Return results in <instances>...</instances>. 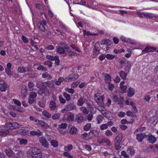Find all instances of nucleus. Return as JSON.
<instances>
[{
	"label": "nucleus",
	"mask_w": 158,
	"mask_h": 158,
	"mask_svg": "<svg viewBox=\"0 0 158 158\" xmlns=\"http://www.w3.org/2000/svg\"><path fill=\"white\" fill-rule=\"evenodd\" d=\"M28 158H41L42 153L40 149L35 147H31L26 152Z\"/></svg>",
	"instance_id": "f257e3e1"
},
{
	"label": "nucleus",
	"mask_w": 158,
	"mask_h": 158,
	"mask_svg": "<svg viewBox=\"0 0 158 158\" xmlns=\"http://www.w3.org/2000/svg\"><path fill=\"white\" fill-rule=\"evenodd\" d=\"M60 46L56 49L57 52L60 54H64L65 52H70V49L68 46L64 43H61Z\"/></svg>",
	"instance_id": "f03ea898"
},
{
	"label": "nucleus",
	"mask_w": 158,
	"mask_h": 158,
	"mask_svg": "<svg viewBox=\"0 0 158 158\" xmlns=\"http://www.w3.org/2000/svg\"><path fill=\"white\" fill-rule=\"evenodd\" d=\"M94 99L99 106H103L104 104L103 99L104 98V96L101 95L100 94L96 93L94 94Z\"/></svg>",
	"instance_id": "7ed1b4c3"
},
{
	"label": "nucleus",
	"mask_w": 158,
	"mask_h": 158,
	"mask_svg": "<svg viewBox=\"0 0 158 158\" xmlns=\"http://www.w3.org/2000/svg\"><path fill=\"white\" fill-rule=\"evenodd\" d=\"M78 75L76 73H73L65 78V81L70 82L75 81L79 77Z\"/></svg>",
	"instance_id": "20e7f679"
},
{
	"label": "nucleus",
	"mask_w": 158,
	"mask_h": 158,
	"mask_svg": "<svg viewBox=\"0 0 158 158\" xmlns=\"http://www.w3.org/2000/svg\"><path fill=\"white\" fill-rule=\"evenodd\" d=\"M47 24L46 21L44 20H43L38 23V26L40 30L44 32L45 31V26H46Z\"/></svg>",
	"instance_id": "39448f33"
},
{
	"label": "nucleus",
	"mask_w": 158,
	"mask_h": 158,
	"mask_svg": "<svg viewBox=\"0 0 158 158\" xmlns=\"http://www.w3.org/2000/svg\"><path fill=\"white\" fill-rule=\"evenodd\" d=\"M31 68L30 67L20 66L18 69V71L20 73H23L27 72H31Z\"/></svg>",
	"instance_id": "423d86ee"
},
{
	"label": "nucleus",
	"mask_w": 158,
	"mask_h": 158,
	"mask_svg": "<svg viewBox=\"0 0 158 158\" xmlns=\"http://www.w3.org/2000/svg\"><path fill=\"white\" fill-rule=\"evenodd\" d=\"M156 49L152 46H147L143 51V54H145L147 52H152L156 50Z\"/></svg>",
	"instance_id": "0eeeda50"
},
{
	"label": "nucleus",
	"mask_w": 158,
	"mask_h": 158,
	"mask_svg": "<svg viewBox=\"0 0 158 158\" xmlns=\"http://www.w3.org/2000/svg\"><path fill=\"white\" fill-rule=\"evenodd\" d=\"M147 141L150 143L153 144L156 141V138L152 135H147Z\"/></svg>",
	"instance_id": "6e6552de"
},
{
	"label": "nucleus",
	"mask_w": 158,
	"mask_h": 158,
	"mask_svg": "<svg viewBox=\"0 0 158 158\" xmlns=\"http://www.w3.org/2000/svg\"><path fill=\"white\" fill-rule=\"evenodd\" d=\"M147 137V135L144 133H143L137 134L136 135V138L139 142H141L142 141L143 138Z\"/></svg>",
	"instance_id": "1a4fd4ad"
},
{
	"label": "nucleus",
	"mask_w": 158,
	"mask_h": 158,
	"mask_svg": "<svg viewBox=\"0 0 158 158\" xmlns=\"http://www.w3.org/2000/svg\"><path fill=\"white\" fill-rule=\"evenodd\" d=\"M97 44H95L93 50V58L96 57L99 53V50L98 47H97Z\"/></svg>",
	"instance_id": "9d476101"
},
{
	"label": "nucleus",
	"mask_w": 158,
	"mask_h": 158,
	"mask_svg": "<svg viewBox=\"0 0 158 158\" xmlns=\"http://www.w3.org/2000/svg\"><path fill=\"white\" fill-rule=\"evenodd\" d=\"M66 107L69 111L76 110L77 109L76 106L73 102L70 103L67 105Z\"/></svg>",
	"instance_id": "9b49d317"
},
{
	"label": "nucleus",
	"mask_w": 158,
	"mask_h": 158,
	"mask_svg": "<svg viewBox=\"0 0 158 158\" xmlns=\"http://www.w3.org/2000/svg\"><path fill=\"white\" fill-rule=\"evenodd\" d=\"M49 107L50 109L52 110H54L56 109L57 106L55 100L51 101L50 102Z\"/></svg>",
	"instance_id": "f8f14e48"
},
{
	"label": "nucleus",
	"mask_w": 158,
	"mask_h": 158,
	"mask_svg": "<svg viewBox=\"0 0 158 158\" xmlns=\"http://www.w3.org/2000/svg\"><path fill=\"white\" fill-rule=\"evenodd\" d=\"M39 141L44 147L46 148H48V142L46 140L45 138L43 137L40 138Z\"/></svg>",
	"instance_id": "ddd939ff"
},
{
	"label": "nucleus",
	"mask_w": 158,
	"mask_h": 158,
	"mask_svg": "<svg viewBox=\"0 0 158 158\" xmlns=\"http://www.w3.org/2000/svg\"><path fill=\"white\" fill-rule=\"evenodd\" d=\"M36 123L40 125L42 127L44 128H47L48 127V124L44 121L41 120H36Z\"/></svg>",
	"instance_id": "4468645a"
},
{
	"label": "nucleus",
	"mask_w": 158,
	"mask_h": 158,
	"mask_svg": "<svg viewBox=\"0 0 158 158\" xmlns=\"http://www.w3.org/2000/svg\"><path fill=\"white\" fill-rule=\"evenodd\" d=\"M6 155L9 157L13 156L14 154V152L9 148H6L4 150Z\"/></svg>",
	"instance_id": "2eb2a0df"
},
{
	"label": "nucleus",
	"mask_w": 158,
	"mask_h": 158,
	"mask_svg": "<svg viewBox=\"0 0 158 158\" xmlns=\"http://www.w3.org/2000/svg\"><path fill=\"white\" fill-rule=\"evenodd\" d=\"M86 99L83 96H81L77 102V105L79 106H82L85 103Z\"/></svg>",
	"instance_id": "dca6fc26"
},
{
	"label": "nucleus",
	"mask_w": 158,
	"mask_h": 158,
	"mask_svg": "<svg viewBox=\"0 0 158 158\" xmlns=\"http://www.w3.org/2000/svg\"><path fill=\"white\" fill-rule=\"evenodd\" d=\"M123 138V135L122 133L118 134L115 137L114 143H121Z\"/></svg>",
	"instance_id": "f3484780"
},
{
	"label": "nucleus",
	"mask_w": 158,
	"mask_h": 158,
	"mask_svg": "<svg viewBox=\"0 0 158 158\" xmlns=\"http://www.w3.org/2000/svg\"><path fill=\"white\" fill-rule=\"evenodd\" d=\"M30 134L32 135H37L38 136H41L42 135V132L39 130L37 129L36 131H32L30 132Z\"/></svg>",
	"instance_id": "a211bd4d"
},
{
	"label": "nucleus",
	"mask_w": 158,
	"mask_h": 158,
	"mask_svg": "<svg viewBox=\"0 0 158 158\" xmlns=\"http://www.w3.org/2000/svg\"><path fill=\"white\" fill-rule=\"evenodd\" d=\"M120 38L122 41L123 42H124L126 43H130L132 44H134L133 40L131 39H127L123 36H122Z\"/></svg>",
	"instance_id": "6ab92c4d"
},
{
	"label": "nucleus",
	"mask_w": 158,
	"mask_h": 158,
	"mask_svg": "<svg viewBox=\"0 0 158 158\" xmlns=\"http://www.w3.org/2000/svg\"><path fill=\"white\" fill-rule=\"evenodd\" d=\"M18 140L19 142V144L21 145H26L28 142L27 140L23 138H18Z\"/></svg>",
	"instance_id": "aec40b11"
},
{
	"label": "nucleus",
	"mask_w": 158,
	"mask_h": 158,
	"mask_svg": "<svg viewBox=\"0 0 158 158\" xmlns=\"http://www.w3.org/2000/svg\"><path fill=\"white\" fill-rule=\"evenodd\" d=\"M64 81H65V78L60 77L58 79V80H54V82L56 85L59 86L61 85V82Z\"/></svg>",
	"instance_id": "412c9836"
},
{
	"label": "nucleus",
	"mask_w": 158,
	"mask_h": 158,
	"mask_svg": "<svg viewBox=\"0 0 158 158\" xmlns=\"http://www.w3.org/2000/svg\"><path fill=\"white\" fill-rule=\"evenodd\" d=\"M54 82V80H52L51 81H48L45 82L46 85L47 86L50 88H54V85L53 83Z\"/></svg>",
	"instance_id": "4be33fe9"
},
{
	"label": "nucleus",
	"mask_w": 158,
	"mask_h": 158,
	"mask_svg": "<svg viewBox=\"0 0 158 158\" xmlns=\"http://www.w3.org/2000/svg\"><path fill=\"white\" fill-rule=\"evenodd\" d=\"M101 112L103 115H105V117L108 118L110 120H111V119H110V117L107 116V114H109L110 113V112L107 110H106L104 107H103V110H101Z\"/></svg>",
	"instance_id": "5701e85b"
},
{
	"label": "nucleus",
	"mask_w": 158,
	"mask_h": 158,
	"mask_svg": "<svg viewBox=\"0 0 158 158\" xmlns=\"http://www.w3.org/2000/svg\"><path fill=\"white\" fill-rule=\"evenodd\" d=\"M112 43V42L110 40L106 39L102 40L101 43V45H110Z\"/></svg>",
	"instance_id": "b1692460"
},
{
	"label": "nucleus",
	"mask_w": 158,
	"mask_h": 158,
	"mask_svg": "<svg viewBox=\"0 0 158 158\" xmlns=\"http://www.w3.org/2000/svg\"><path fill=\"white\" fill-rule=\"evenodd\" d=\"M135 90L133 88L131 87L129 88L128 92H127L128 96L129 97H131L133 96L135 94Z\"/></svg>",
	"instance_id": "393cba45"
},
{
	"label": "nucleus",
	"mask_w": 158,
	"mask_h": 158,
	"mask_svg": "<svg viewBox=\"0 0 158 158\" xmlns=\"http://www.w3.org/2000/svg\"><path fill=\"white\" fill-rule=\"evenodd\" d=\"M9 133V131L7 130L4 129L0 131V136H5Z\"/></svg>",
	"instance_id": "a878e982"
},
{
	"label": "nucleus",
	"mask_w": 158,
	"mask_h": 158,
	"mask_svg": "<svg viewBox=\"0 0 158 158\" xmlns=\"http://www.w3.org/2000/svg\"><path fill=\"white\" fill-rule=\"evenodd\" d=\"M42 77L44 78H46L48 80H51L52 77L50 74H48L47 72L43 73L42 74Z\"/></svg>",
	"instance_id": "bb28decb"
},
{
	"label": "nucleus",
	"mask_w": 158,
	"mask_h": 158,
	"mask_svg": "<svg viewBox=\"0 0 158 158\" xmlns=\"http://www.w3.org/2000/svg\"><path fill=\"white\" fill-rule=\"evenodd\" d=\"M119 75L120 77L123 79L125 80L126 79L127 74L124 71H121L119 73Z\"/></svg>",
	"instance_id": "cd10ccee"
},
{
	"label": "nucleus",
	"mask_w": 158,
	"mask_h": 158,
	"mask_svg": "<svg viewBox=\"0 0 158 158\" xmlns=\"http://www.w3.org/2000/svg\"><path fill=\"white\" fill-rule=\"evenodd\" d=\"M127 152L128 153H130L131 156L134 155L135 153V151L133 148L131 147H129L128 148Z\"/></svg>",
	"instance_id": "c85d7f7f"
},
{
	"label": "nucleus",
	"mask_w": 158,
	"mask_h": 158,
	"mask_svg": "<svg viewBox=\"0 0 158 158\" xmlns=\"http://www.w3.org/2000/svg\"><path fill=\"white\" fill-rule=\"evenodd\" d=\"M29 88V90L30 91H32L34 90H36V89H34L33 87L34 86V84L31 82H29L28 83V85Z\"/></svg>",
	"instance_id": "c756f323"
},
{
	"label": "nucleus",
	"mask_w": 158,
	"mask_h": 158,
	"mask_svg": "<svg viewBox=\"0 0 158 158\" xmlns=\"http://www.w3.org/2000/svg\"><path fill=\"white\" fill-rule=\"evenodd\" d=\"M7 87V85L5 82L3 85H1L0 86V89L2 91H5L6 90V88Z\"/></svg>",
	"instance_id": "7c9ffc66"
},
{
	"label": "nucleus",
	"mask_w": 158,
	"mask_h": 158,
	"mask_svg": "<svg viewBox=\"0 0 158 158\" xmlns=\"http://www.w3.org/2000/svg\"><path fill=\"white\" fill-rule=\"evenodd\" d=\"M142 14L145 17L149 19H152L153 17V14L152 13H143Z\"/></svg>",
	"instance_id": "2f4dec72"
},
{
	"label": "nucleus",
	"mask_w": 158,
	"mask_h": 158,
	"mask_svg": "<svg viewBox=\"0 0 158 158\" xmlns=\"http://www.w3.org/2000/svg\"><path fill=\"white\" fill-rule=\"evenodd\" d=\"M121 158H129V156L125 151H123L121 152Z\"/></svg>",
	"instance_id": "473e14b6"
},
{
	"label": "nucleus",
	"mask_w": 158,
	"mask_h": 158,
	"mask_svg": "<svg viewBox=\"0 0 158 158\" xmlns=\"http://www.w3.org/2000/svg\"><path fill=\"white\" fill-rule=\"evenodd\" d=\"M126 114L128 116H130L132 117L135 118L137 116L134 113L131 112L130 111H128L126 112Z\"/></svg>",
	"instance_id": "72a5a7b5"
},
{
	"label": "nucleus",
	"mask_w": 158,
	"mask_h": 158,
	"mask_svg": "<svg viewBox=\"0 0 158 158\" xmlns=\"http://www.w3.org/2000/svg\"><path fill=\"white\" fill-rule=\"evenodd\" d=\"M63 95L67 101H69L71 100V97L70 95L68 94L66 92H64L63 93Z\"/></svg>",
	"instance_id": "f704fd0d"
},
{
	"label": "nucleus",
	"mask_w": 158,
	"mask_h": 158,
	"mask_svg": "<svg viewBox=\"0 0 158 158\" xmlns=\"http://www.w3.org/2000/svg\"><path fill=\"white\" fill-rule=\"evenodd\" d=\"M80 110L82 111L84 114H88L89 113V111L87 110L86 108L84 107H81L80 108Z\"/></svg>",
	"instance_id": "c9c22d12"
},
{
	"label": "nucleus",
	"mask_w": 158,
	"mask_h": 158,
	"mask_svg": "<svg viewBox=\"0 0 158 158\" xmlns=\"http://www.w3.org/2000/svg\"><path fill=\"white\" fill-rule=\"evenodd\" d=\"M77 131L76 128L72 127L70 130V133L71 135H74L76 134Z\"/></svg>",
	"instance_id": "e433bc0d"
},
{
	"label": "nucleus",
	"mask_w": 158,
	"mask_h": 158,
	"mask_svg": "<svg viewBox=\"0 0 158 158\" xmlns=\"http://www.w3.org/2000/svg\"><path fill=\"white\" fill-rule=\"evenodd\" d=\"M83 117L82 116H78L76 118L77 122L78 123H81L83 121Z\"/></svg>",
	"instance_id": "4c0bfd02"
},
{
	"label": "nucleus",
	"mask_w": 158,
	"mask_h": 158,
	"mask_svg": "<svg viewBox=\"0 0 158 158\" xmlns=\"http://www.w3.org/2000/svg\"><path fill=\"white\" fill-rule=\"evenodd\" d=\"M42 113L43 115L46 118H50L51 117V115L46 111H44Z\"/></svg>",
	"instance_id": "58836bf2"
},
{
	"label": "nucleus",
	"mask_w": 158,
	"mask_h": 158,
	"mask_svg": "<svg viewBox=\"0 0 158 158\" xmlns=\"http://www.w3.org/2000/svg\"><path fill=\"white\" fill-rule=\"evenodd\" d=\"M89 133L90 135H92L95 136H97L99 135L98 132L96 130L90 131Z\"/></svg>",
	"instance_id": "ea45409f"
},
{
	"label": "nucleus",
	"mask_w": 158,
	"mask_h": 158,
	"mask_svg": "<svg viewBox=\"0 0 158 158\" xmlns=\"http://www.w3.org/2000/svg\"><path fill=\"white\" fill-rule=\"evenodd\" d=\"M28 102L29 104H32L36 102L35 99L31 98L29 96L28 98Z\"/></svg>",
	"instance_id": "a19ab883"
},
{
	"label": "nucleus",
	"mask_w": 158,
	"mask_h": 158,
	"mask_svg": "<svg viewBox=\"0 0 158 158\" xmlns=\"http://www.w3.org/2000/svg\"><path fill=\"white\" fill-rule=\"evenodd\" d=\"M114 145L115 146V149L117 150L120 149L121 146L120 145V143H114Z\"/></svg>",
	"instance_id": "79ce46f5"
},
{
	"label": "nucleus",
	"mask_w": 158,
	"mask_h": 158,
	"mask_svg": "<svg viewBox=\"0 0 158 158\" xmlns=\"http://www.w3.org/2000/svg\"><path fill=\"white\" fill-rule=\"evenodd\" d=\"M60 114L59 113L55 114L52 117L53 120L58 119L60 117Z\"/></svg>",
	"instance_id": "37998d69"
},
{
	"label": "nucleus",
	"mask_w": 158,
	"mask_h": 158,
	"mask_svg": "<svg viewBox=\"0 0 158 158\" xmlns=\"http://www.w3.org/2000/svg\"><path fill=\"white\" fill-rule=\"evenodd\" d=\"M91 124L90 123H88L84 127L83 129L85 131H88L91 127Z\"/></svg>",
	"instance_id": "c03bdc74"
},
{
	"label": "nucleus",
	"mask_w": 158,
	"mask_h": 158,
	"mask_svg": "<svg viewBox=\"0 0 158 158\" xmlns=\"http://www.w3.org/2000/svg\"><path fill=\"white\" fill-rule=\"evenodd\" d=\"M105 80L106 83H110L111 81V77L108 74H106V76L105 78Z\"/></svg>",
	"instance_id": "a18cd8bd"
},
{
	"label": "nucleus",
	"mask_w": 158,
	"mask_h": 158,
	"mask_svg": "<svg viewBox=\"0 0 158 158\" xmlns=\"http://www.w3.org/2000/svg\"><path fill=\"white\" fill-rule=\"evenodd\" d=\"M37 96V93L34 92H31L30 93L29 97L35 99V98H36Z\"/></svg>",
	"instance_id": "49530a36"
},
{
	"label": "nucleus",
	"mask_w": 158,
	"mask_h": 158,
	"mask_svg": "<svg viewBox=\"0 0 158 158\" xmlns=\"http://www.w3.org/2000/svg\"><path fill=\"white\" fill-rule=\"evenodd\" d=\"M65 90L66 91L72 94H74L75 92V90L72 88H65Z\"/></svg>",
	"instance_id": "de8ad7c7"
},
{
	"label": "nucleus",
	"mask_w": 158,
	"mask_h": 158,
	"mask_svg": "<svg viewBox=\"0 0 158 158\" xmlns=\"http://www.w3.org/2000/svg\"><path fill=\"white\" fill-rule=\"evenodd\" d=\"M54 60L55 61V64L57 66L59 65L60 61L59 58V56H55V59Z\"/></svg>",
	"instance_id": "09e8293b"
},
{
	"label": "nucleus",
	"mask_w": 158,
	"mask_h": 158,
	"mask_svg": "<svg viewBox=\"0 0 158 158\" xmlns=\"http://www.w3.org/2000/svg\"><path fill=\"white\" fill-rule=\"evenodd\" d=\"M52 63L51 61L49 60L45 61L44 63V65H48L49 68L52 67Z\"/></svg>",
	"instance_id": "8fccbe9b"
},
{
	"label": "nucleus",
	"mask_w": 158,
	"mask_h": 158,
	"mask_svg": "<svg viewBox=\"0 0 158 158\" xmlns=\"http://www.w3.org/2000/svg\"><path fill=\"white\" fill-rule=\"evenodd\" d=\"M67 124L66 123H63L58 126V128L65 129L67 127Z\"/></svg>",
	"instance_id": "3c124183"
},
{
	"label": "nucleus",
	"mask_w": 158,
	"mask_h": 158,
	"mask_svg": "<svg viewBox=\"0 0 158 158\" xmlns=\"http://www.w3.org/2000/svg\"><path fill=\"white\" fill-rule=\"evenodd\" d=\"M19 124L15 122L12 123V129H13L15 128H17L19 127Z\"/></svg>",
	"instance_id": "603ef678"
},
{
	"label": "nucleus",
	"mask_w": 158,
	"mask_h": 158,
	"mask_svg": "<svg viewBox=\"0 0 158 158\" xmlns=\"http://www.w3.org/2000/svg\"><path fill=\"white\" fill-rule=\"evenodd\" d=\"M73 148V146L72 145H69L65 146L64 148V150L66 151H70Z\"/></svg>",
	"instance_id": "864d4df0"
},
{
	"label": "nucleus",
	"mask_w": 158,
	"mask_h": 158,
	"mask_svg": "<svg viewBox=\"0 0 158 158\" xmlns=\"http://www.w3.org/2000/svg\"><path fill=\"white\" fill-rule=\"evenodd\" d=\"M35 7L39 10H42L44 9L43 6L40 4H36L35 5Z\"/></svg>",
	"instance_id": "5fc2aeb1"
},
{
	"label": "nucleus",
	"mask_w": 158,
	"mask_h": 158,
	"mask_svg": "<svg viewBox=\"0 0 158 158\" xmlns=\"http://www.w3.org/2000/svg\"><path fill=\"white\" fill-rule=\"evenodd\" d=\"M37 69L38 70H41L44 71H46L47 70V69L43 65H40L37 68Z\"/></svg>",
	"instance_id": "6e6d98bb"
},
{
	"label": "nucleus",
	"mask_w": 158,
	"mask_h": 158,
	"mask_svg": "<svg viewBox=\"0 0 158 158\" xmlns=\"http://www.w3.org/2000/svg\"><path fill=\"white\" fill-rule=\"evenodd\" d=\"M107 124H102L100 126V128L101 130H105L108 128Z\"/></svg>",
	"instance_id": "4d7b16f0"
},
{
	"label": "nucleus",
	"mask_w": 158,
	"mask_h": 158,
	"mask_svg": "<svg viewBox=\"0 0 158 158\" xmlns=\"http://www.w3.org/2000/svg\"><path fill=\"white\" fill-rule=\"evenodd\" d=\"M59 100L60 103L62 104H64L66 102V100L63 98L60 95L59 96Z\"/></svg>",
	"instance_id": "13d9d810"
},
{
	"label": "nucleus",
	"mask_w": 158,
	"mask_h": 158,
	"mask_svg": "<svg viewBox=\"0 0 158 158\" xmlns=\"http://www.w3.org/2000/svg\"><path fill=\"white\" fill-rule=\"evenodd\" d=\"M103 118V116L101 115H99L97 117V123L98 124H100L102 121V118Z\"/></svg>",
	"instance_id": "bf43d9fd"
},
{
	"label": "nucleus",
	"mask_w": 158,
	"mask_h": 158,
	"mask_svg": "<svg viewBox=\"0 0 158 158\" xmlns=\"http://www.w3.org/2000/svg\"><path fill=\"white\" fill-rule=\"evenodd\" d=\"M70 47L74 50H75V51H77L78 52H80L81 51L79 50L78 48L77 47L75 46L73 44H71L70 45Z\"/></svg>",
	"instance_id": "052dcab7"
},
{
	"label": "nucleus",
	"mask_w": 158,
	"mask_h": 158,
	"mask_svg": "<svg viewBox=\"0 0 158 158\" xmlns=\"http://www.w3.org/2000/svg\"><path fill=\"white\" fill-rule=\"evenodd\" d=\"M63 155L69 158H73V157L68 152H65L63 153Z\"/></svg>",
	"instance_id": "680f3d73"
},
{
	"label": "nucleus",
	"mask_w": 158,
	"mask_h": 158,
	"mask_svg": "<svg viewBox=\"0 0 158 158\" xmlns=\"http://www.w3.org/2000/svg\"><path fill=\"white\" fill-rule=\"evenodd\" d=\"M51 143L54 147H56L58 146L57 142L55 140H52L51 142Z\"/></svg>",
	"instance_id": "e2e57ef3"
},
{
	"label": "nucleus",
	"mask_w": 158,
	"mask_h": 158,
	"mask_svg": "<svg viewBox=\"0 0 158 158\" xmlns=\"http://www.w3.org/2000/svg\"><path fill=\"white\" fill-rule=\"evenodd\" d=\"M105 134L107 136H112L113 135V133L110 130H107L106 131Z\"/></svg>",
	"instance_id": "0e129e2a"
},
{
	"label": "nucleus",
	"mask_w": 158,
	"mask_h": 158,
	"mask_svg": "<svg viewBox=\"0 0 158 158\" xmlns=\"http://www.w3.org/2000/svg\"><path fill=\"white\" fill-rule=\"evenodd\" d=\"M106 56V58L108 60H111L113 59L114 57V56L110 54H107Z\"/></svg>",
	"instance_id": "69168bd1"
},
{
	"label": "nucleus",
	"mask_w": 158,
	"mask_h": 158,
	"mask_svg": "<svg viewBox=\"0 0 158 158\" xmlns=\"http://www.w3.org/2000/svg\"><path fill=\"white\" fill-rule=\"evenodd\" d=\"M22 39L24 43H27L28 42L27 38L24 35L22 36Z\"/></svg>",
	"instance_id": "338daca9"
},
{
	"label": "nucleus",
	"mask_w": 158,
	"mask_h": 158,
	"mask_svg": "<svg viewBox=\"0 0 158 158\" xmlns=\"http://www.w3.org/2000/svg\"><path fill=\"white\" fill-rule=\"evenodd\" d=\"M85 148L89 151H90L92 150V148L91 146L88 144H86L84 145Z\"/></svg>",
	"instance_id": "774afa93"
}]
</instances>
